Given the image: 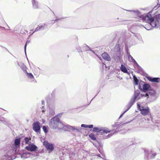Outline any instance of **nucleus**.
<instances>
[{
  "label": "nucleus",
  "mask_w": 160,
  "mask_h": 160,
  "mask_svg": "<svg viewBox=\"0 0 160 160\" xmlns=\"http://www.w3.org/2000/svg\"><path fill=\"white\" fill-rule=\"evenodd\" d=\"M49 126L53 129H62L64 128V125L60 121L59 118L54 117L50 120Z\"/></svg>",
  "instance_id": "20e7f679"
},
{
  "label": "nucleus",
  "mask_w": 160,
  "mask_h": 160,
  "mask_svg": "<svg viewBox=\"0 0 160 160\" xmlns=\"http://www.w3.org/2000/svg\"><path fill=\"white\" fill-rule=\"evenodd\" d=\"M33 125V129L34 131L37 132H39L40 130V123L38 122H37L34 123Z\"/></svg>",
  "instance_id": "1a4fd4ad"
},
{
  "label": "nucleus",
  "mask_w": 160,
  "mask_h": 160,
  "mask_svg": "<svg viewBox=\"0 0 160 160\" xmlns=\"http://www.w3.org/2000/svg\"><path fill=\"white\" fill-rule=\"evenodd\" d=\"M142 108L140 111H141V113L144 116L148 115L149 112V108L147 107L145 108Z\"/></svg>",
  "instance_id": "9d476101"
},
{
  "label": "nucleus",
  "mask_w": 160,
  "mask_h": 160,
  "mask_svg": "<svg viewBox=\"0 0 160 160\" xmlns=\"http://www.w3.org/2000/svg\"><path fill=\"white\" fill-rule=\"evenodd\" d=\"M45 24H43L39 26L40 29L44 28L45 27Z\"/></svg>",
  "instance_id": "4be33fe9"
},
{
  "label": "nucleus",
  "mask_w": 160,
  "mask_h": 160,
  "mask_svg": "<svg viewBox=\"0 0 160 160\" xmlns=\"http://www.w3.org/2000/svg\"><path fill=\"white\" fill-rule=\"evenodd\" d=\"M27 45V42L25 44V47H24V49H25V51H26V48Z\"/></svg>",
  "instance_id": "393cba45"
},
{
  "label": "nucleus",
  "mask_w": 160,
  "mask_h": 160,
  "mask_svg": "<svg viewBox=\"0 0 160 160\" xmlns=\"http://www.w3.org/2000/svg\"><path fill=\"white\" fill-rule=\"evenodd\" d=\"M25 69H23L24 72L26 73L27 76V77L29 78L30 79H34V77L33 76V75L31 73H29L26 70V68H25Z\"/></svg>",
  "instance_id": "2eb2a0df"
},
{
  "label": "nucleus",
  "mask_w": 160,
  "mask_h": 160,
  "mask_svg": "<svg viewBox=\"0 0 160 160\" xmlns=\"http://www.w3.org/2000/svg\"><path fill=\"white\" fill-rule=\"evenodd\" d=\"M31 139V138H28V137H26L24 138V140L26 144H28V143L30 140Z\"/></svg>",
  "instance_id": "6ab92c4d"
},
{
  "label": "nucleus",
  "mask_w": 160,
  "mask_h": 160,
  "mask_svg": "<svg viewBox=\"0 0 160 160\" xmlns=\"http://www.w3.org/2000/svg\"><path fill=\"white\" fill-rule=\"evenodd\" d=\"M132 64L135 69L138 68V66L136 62L131 56V64Z\"/></svg>",
  "instance_id": "ddd939ff"
},
{
  "label": "nucleus",
  "mask_w": 160,
  "mask_h": 160,
  "mask_svg": "<svg viewBox=\"0 0 160 160\" xmlns=\"http://www.w3.org/2000/svg\"><path fill=\"white\" fill-rule=\"evenodd\" d=\"M134 83L135 85H138V88L142 92L141 93H146L148 90L150 89V86L148 83L141 80H139L135 76H133Z\"/></svg>",
  "instance_id": "7ed1b4c3"
},
{
  "label": "nucleus",
  "mask_w": 160,
  "mask_h": 160,
  "mask_svg": "<svg viewBox=\"0 0 160 160\" xmlns=\"http://www.w3.org/2000/svg\"><path fill=\"white\" fill-rule=\"evenodd\" d=\"M156 155V153H154L153 154V155L154 156H155Z\"/></svg>",
  "instance_id": "a878e982"
},
{
  "label": "nucleus",
  "mask_w": 160,
  "mask_h": 160,
  "mask_svg": "<svg viewBox=\"0 0 160 160\" xmlns=\"http://www.w3.org/2000/svg\"><path fill=\"white\" fill-rule=\"evenodd\" d=\"M20 139L17 138L15 140L14 144L12 145V149L16 151L17 150V148L20 146Z\"/></svg>",
  "instance_id": "423d86ee"
},
{
  "label": "nucleus",
  "mask_w": 160,
  "mask_h": 160,
  "mask_svg": "<svg viewBox=\"0 0 160 160\" xmlns=\"http://www.w3.org/2000/svg\"><path fill=\"white\" fill-rule=\"evenodd\" d=\"M37 148V147L33 144H30L25 147V149L28 151H34Z\"/></svg>",
  "instance_id": "6e6552de"
},
{
  "label": "nucleus",
  "mask_w": 160,
  "mask_h": 160,
  "mask_svg": "<svg viewBox=\"0 0 160 160\" xmlns=\"http://www.w3.org/2000/svg\"><path fill=\"white\" fill-rule=\"evenodd\" d=\"M40 28L39 27V26H38L36 28L35 31H35H39L40 30Z\"/></svg>",
  "instance_id": "412c9836"
},
{
  "label": "nucleus",
  "mask_w": 160,
  "mask_h": 160,
  "mask_svg": "<svg viewBox=\"0 0 160 160\" xmlns=\"http://www.w3.org/2000/svg\"><path fill=\"white\" fill-rule=\"evenodd\" d=\"M42 128H43V131H44V132H48V130L47 129V127L46 126H44Z\"/></svg>",
  "instance_id": "aec40b11"
},
{
  "label": "nucleus",
  "mask_w": 160,
  "mask_h": 160,
  "mask_svg": "<svg viewBox=\"0 0 160 160\" xmlns=\"http://www.w3.org/2000/svg\"><path fill=\"white\" fill-rule=\"evenodd\" d=\"M102 56L103 58L105 60L108 61H110L111 60V58L109 55L106 52H104L102 53Z\"/></svg>",
  "instance_id": "f8f14e48"
},
{
  "label": "nucleus",
  "mask_w": 160,
  "mask_h": 160,
  "mask_svg": "<svg viewBox=\"0 0 160 160\" xmlns=\"http://www.w3.org/2000/svg\"><path fill=\"white\" fill-rule=\"evenodd\" d=\"M81 126L82 127L88 128H93V125H87L84 124H82Z\"/></svg>",
  "instance_id": "dca6fc26"
},
{
  "label": "nucleus",
  "mask_w": 160,
  "mask_h": 160,
  "mask_svg": "<svg viewBox=\"0 0 160 160\" xmlns=\"http://www.w3.org/2000/svg\"><path fill=\"white\" fill-rule=\"evenodd\" d=\"M43 145L50 152H51L53 150L54 146L52 144L49 143L47 141H44L43 142Z\"/></svg>",
  "instance_id": "0eeeda50"
},
{
  "label": "nucleus",
  "mask_w": 160,
  "mask_h": 160,
  "mask_svg": "<svg viewBox=\"0 0 160 160\" xmlns=\"http://www.w3.org/2000/svg\"><path fill=\"white\" fill-rule=\"evenodd\" d=\"M93 130L96 132H99L101 135L104 136H105L108 133H109L112 130H110L108 128H100L98 127H95L93 128Z\"/></svg>",
  "instance_id": "39448f33"
},
{
  "label": "nucleus",
  "mask_w": 160,
  "mask_h": 160,
  "mask_svg": "<svg viewBox=\"0 0 160 160\" xmlns=\"http://www.w3.org/2000/svg\"><path fill=\"white\" fill-rule=\"evenodd\" d=\"M156 94V91L152 88L148 90L146 93H140L139 91L137 90L135 92V96L134 101H136L140 98L141 97H147V98H151L155 96Z\"/></svg>",
  "instance_id": "f03ea898"
},
{
  "label": "nucleus",
  "mask_w": 160,
  "mask_h": 160,
  "mask_svg": "<svg viewBox=\"0 0 160 160\" xmlns=\"http://www.w3.org/2000/svg\"><path fill=\"white\" fill-rule=\"evenodd\" d=\"M131 14L135 18L148 22L149 27H145L147 30L151 29L152 28V27L158 28L160 27V14L153 17L150 14L142 15L138 11L134 10H131Z\"/></svg>",
  "instance_id": "f257e3e1"
},
{
  "label": "nucleus",
  "mask_w": 160,
  "mask_h": 160,
  "mask_svg": "<svg viewBox=\"0 0 160 160\" xmlns=\"http://www.w3.org/2000/svg\"><path fill=\"white\" fill-rule=\"evenodd\" d=\"M121 70L122 72L125 73H126L128 71L126 67L122 65L121 66Z\"/></svg>",
  "instance_id": "a211bd4d"
},
{
  "label": "nucleus",
  "mask_w": 160,
  "mask_h": 160,
  "mask_svg": "<svg viewBox=\"0 0 160 160\" xmlns=\"http://www.w3.org/2000/svg\"><path fill=\"white\" fill-rule=\"evenodd\" d=\"M137 108L139 110H141L142 108H144L147 107V105L145 103L138 102L137 103Z\"/></svg>",
  "instance_id": "4468645a"
},
{
  "label": "nucleus",
  "mask_w": 160,
  "mask_h": 160,
  "mask_svg": "<svg viewBox=\"0 0 160 160\" xmlns=\"http://www.w3.org/2000/svg\"><path fill=\"white\" fill-rule=\"evenodd\" d=\"M89 137L92 140L95 141L96 140V138L93 133H91L89 135Z\"/></svg>",
  "instance_id": "f3484780"
},
{
  "label": "nucleus",
  "mask_w": 160,
  "mask_h": 160,
  "mask_svg": "<svg viewBox=\"0 0 160 160\" xmlns=\"http://www.w3.org/2000/svg\"><path fill=\"white\" fill-rule=\"evenodd\" d=\"M112 134H108L107 136H106V138H109L111 136H112Z\"/></svg>",
  "instance_id": "5701e85b"
},
{
  "label": "nucleus",
  "mask_w": 160,
  "mask_h": 160,
  "mask_svg": "<svg viewBox=\"0 0 160 160\" xmlns=\"http://www.w3.org/2000/svg\"><path fill=\"white\" fill-rule=\"evenodd\" d=\"M129 108H128V109L126 111H125V112H124L122 114H121L120 116V118H121V117H122V116L124 114V113L127 111L129 109Z\"/></svg>",
  "instance_id": "b1692460"
},
{
  "label": "nucleus",
  "mask_w": 160,
  "mask_h": 160,
  "mask_svg": "<svg viewBox=\"0 0 160 160\" xmlns=\"http://www.w3.org/2000/svg\"><path fill=\"white\" fill-rule=\"evenodd\" d=\"M147 78L149 81L152 82L158 83L160 81V78H152L151 77H148Z\"/></svg>",
  "instance_id": "9b49d317"
}]
</instances>
